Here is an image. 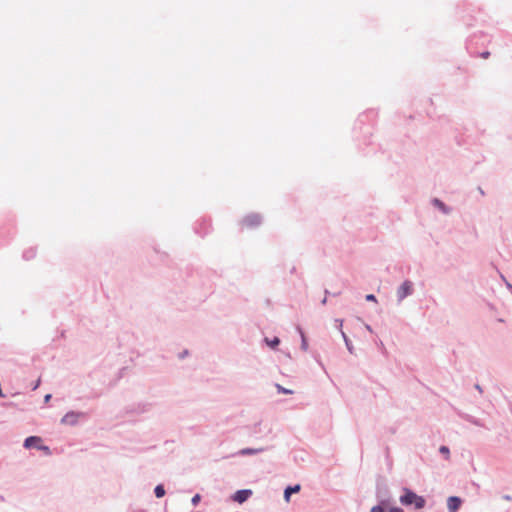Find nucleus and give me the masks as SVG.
I'll list each match as a JSON object with an SVG mask.
<instances>
[{"label":"nucleus","instance_id":"nucleus-1","mask_svg":"<svg viewBox=\"0 0 512 512\" xmlns=\"http://www.w3.org/2000/svg\"><path fill=\"white\" fill-rule=\"evenodd\" d=\"M399 500L403 506H413L417 510L424 508L426 505V500L423 496L417 495L413 490L406 487L403 488V494Z\"/></svg>","mask_w":512,"mask_h":512},{"label":"nucleus","instance_id":"nucleus-2","mask_svg":"<svg viewBox=\"0 0 512 512\" xmlns=\"http://www.w3.org/2000/svg\"><path fill=\"white\" fill-rule=\"evenodd\" d=\"M414 292V284L410 280H405L397 289L396 296L398 303H401L406 297Z\"/></svg>","mask_w":512,"mask_h":512},{"label":"nucleus","instance_id":"nucleus-3","mask_svg":"<svg viewBox=\"0 0 512 512\" xmlns=\"http://www.w3.org/2000/svg\"><path fill=\"white\" fill-rule=\"evenodd\" d=\"M370 512H404L400 507H389V500L382 499L373 506Z\"/></svg>","mask_w":512,"mask_h":512},{"label":"nucleus","instance_id":"nucleus-4","mask_svg":"<svg viewBox=\"0 0 512 512\" xmlns=\"http://www.w3.org/2000/svg\"><path fill=\"white\" fill-rule=\"evenodd\" d=\"M243 225L248 228H256L262 223V216L258 213H250L242 220Z\"/></svg>","mask_w":512,"mask_h":512},{"label":"nucleus","instance_id":"nucleus-5","mask_svg":"<svg viewBox=\"0 0 512 512\" xmlns=\"http://www.w3.org/2000/svg\"><path fill=\"white\" fill-rule=\"evenodd\" d=\"M253 494L251 489H240L237 490L233 495L230 496V499L233 502L243 504L246 502Z\"/></svg>","mask_w":512,"mask_h":512},{"label":"nucleus","instance_id":"nucleus-6","mask_svg":"<svg viewBox=\"0 0 512 512\" xmlns=\"http://www.w3.org/2000/svg\"><path fill=\"white\" fill-rule=\"evenodd\" d=\"M264 451V448H243L239 451L232 453L231 455H226V458L234 457V456H251L256 455Z\"/></svg>","mask_w":512,"mask_h":512},{"label":"nucleus","instance_id":"nucleus-7","mask_svg":"<svg viewBox=\"0 0 512 512\" xmlns=\"http://www.w3.org/2000/svg\"><path fill=\"white\" fill-rule=\"evenodd\" d=\"M462 503H463V500L458 496L448 497V499H447L448 512H458Z\"/></svg>","mask_w":512,"mask_h":512},{"label":"nucleus","instance_id":"nucleus-8","mask_svg":"<svg viewBox=\"0 0 512 512\" xmlns=\"http://www.w3.org/2000/svg\"><path fill=\"white\" fill-rule=\"evenodd\" d=\"M432 205L439 209L443 214L448 215L452 212V208L448 205H446L442 200L439 198H433L431 200Z\"/></svg>","mask_w":512,"mask_h":512},{"label":"nucleus","instance_id":"nucleus-9","mask_svg":"<svg viewBox=\"0 0 512 512\" xmlns=\"http://www.w3.org/2000/svg\"><path fill=\"white\" fill-rule=\"evenodd\" d=\"M42 439L38 436H30L25 439L24 447L30 449L32 447L37 448V446H41Z\"/></svg>","mask_w":512,"mask_h":512},{"label":"nucleus","instance_id":"nucleus-10","mask_svg":"<svg viewBox=\"0 0 512 512\" xmlns=\"http://www.w3.org/2000/svg\"><path fill=\"white\" fill-rule=\"evenodd\" d=\"M301 489L300 484L289 485L284 489V499L289 502L290 497L293 493H298Z\"/></svg>","mask_w":512,"mask_h":512},{"label":"nucleus","instance_id":"nucleus-11","mask_svg":"<svg viewBox=\"0 0 512 512\" xmlns=\"http://www.w3.org/2000/svg\"><path fill=\"white\" fill-rule=\"evenodd\" d=\"M297 331L299 332V334L301 336V349L304 350V351H307V349H308V341H307V338L305 336V333H304V331L302 330V328L300 326H297Z\"/></svg>","mask_w":512,"mask_h":512},{"label":"nucleus","instance_id":"nucleus-12","mask_svg":"<svg viewBox=\"0 0 512 512\" xmlns=\"http://www.w3.org/2000/svg\"><path fill=\"white\" fill-rule=\"evenodd\" d=\"M264 341L266 342V344L272 348V349H275L278 347V345L280 344V339L278 337H273L272 339H269V338H265Z\"/></svg>","mask_w":512,"mask_h":512},{"label":"nucleus","instance_id":"nucleus-13","mask_svg":"<svg viewBox=\"0 0 512 512\" xmlns=\"http://www.w3.org/2000/svg\"><path fill=\"white\" fill-rule=\"evenodd\" d=\"M77 419V415L74 414V413H67L63 418H62V423H65V424H70V423H74Z\"/></svg>","mask_w":512,"mask_h":512},{"label":"nucleus","instance_id":"nucleus-14","mask_svg":"<svg viewBox=\"0 0 512 512\" xmlns=\"http://www.w3.org/2000/svg\"><path fill=\"white\" fill-rule=\"evenodd\" d=\"M341 335H342V337H343V340H344V342H345V345H346L347 350H348L351 354H353V353H354V347H353V345H352L351 340L348 338V336L345 334V332H342V334H341Z\"/></svg>","mask_w":512,"mask_h":512},{"label":"nucleus","instance_id":"nucleus-15","mask_svg":"<svg viewBox=\"0 0 512 512\" xmlns=\"http://www.w3.org/2000/svg\"><path fill=\"white\" fill-rule=\"evenodd\" d=\"M463 419H465L466 421L476 425V426H483V424L481 423V421L477 418H475L474 416L472 415H469V414H465L463 415Z\"/></svg>","mask_w":512,"mask_h":512},{"label":"nucleus","instance_id":"nucleus-16","mask_svg":"<svg viewBox=\"0 0 512 512\" xmlns=\"http://www.w3.org/2000/svg\"><path fill=\"white\" fill-rule=\"evenodd\" d=\"M439 452H440V454H442L444 456V458L446 460H448L450 458V449L448 446L441 445L439 448Z\"/></svg>","mask_w":512,"mask_h":512},{"label":"nucleus","instance_id":"nucleus-17","mask_svg":"<svg viewBox=\"0 0 512 512\" xmlns=\"http://www.w3.org/2000/svg\"><path fill=\"white\" fill-rule=\"evenodd\" d=\"M154 492H155L156 497H158V498H161L165 495V489H164L163 485H157L155 487Z\"/></svg>","mask_w":512,"mask_h":512},{"label":"nucleus","instance_id":"nucleus-18","mask_svg":"<svg viewBox=\"0 0 512 512\" xmlns=\"http://www.w3.org/2000/svg\"><path fill=\"white\" fill-rule=\"evenodd\" d=\"M275 387H276L278 393L288 394V395L293 394V391L291 389L284 388L280 384H276Z\"/></svg>","mask_w":512,"mask_h":512},{"label":"nucleus","instance_id":"nucleus-19","mask_svg":"<svg viewBox=\"0 0 512 512\" xmlns=\"http://www.w3.org/2000/svg\"><path fill=\"white\" fill-rule=\"evenodd\" d=\"M335 327L340 331V333L342 334L343 329V320L342 319H335Z\"/></svg>","mask_w":512,"mask_h":512},{"label":"nucleus","instance_id":"nucleus-20","mask_svg":"<svg viewBox=\"0 0 512 512\" xmlns=\"http://www.w3.org/2000/svg\"><path fill=\"white\" fill-rule=\"evenodd\" d=\"M365 299L368 302H377L376 296L374 294H367Z\"/></svg>","mask_w":512,"mask_h":512},{"label":"nucleus","instance_id":"nucleus-21","mask_svg":"<svg viewBox=\"0 0 512 512\" xmlns=\"http://www.w3.org/2000/svg\"><path fill=\"white\" fill-rule=\"evenodd\" d=\"M200 500H201V496L199 494H196L192 497L191 502L193 505H197L200 502Z\"/></svg>","mask_w":512,"mask_h":512},{"label":"nucleus","instance_id":"nucleus-22","mask_svg":"<svg viewBox=\"0 0 512 512\" xmlns=\"http://www.w3.org/2000/svg\"><path fill=\"white\" fill-rule=\"evenodd\" d=\"M37 449L39 450H42L43 452H45L47 455H49L51 453L50 449L48 446H45V445H41V446H37Z\"/></svg>","mask_w":512,"mask_h":512},{"label":"nucleus","instance_id":"nucleus-23","mask_svg":"<svg viewBox=\"0 0 512 512\" xmlns=\"http://www.w3.org/2000/svg\"><path fill=\"white\" fill-rule=\"evenodd\" d=\"M502 499H504V500H506V501H512V496H511V495H509V494H504V495L502 496Z\"/></svg>","mask_w":512,"mask_h":512},{"label":"nucleus","instance_id":"nucleus-24","mask_svg":"<svg viewBox=\"0 0 512 512\" xmlns=\"http://www.w3.org/2000/svg\"><path fill=\"white\" fill-rule=\"evenodd\" d=\"M489 56H490V52L489 51H485V52L481 53V57L482 58H488Z\"/></svg>","mask_w":512,"mask_h":512},{"label":"nucleus","instance_id":"nucleus-25","mask_svg":"<svg viewBox=\"0 0 512 512\" xmlns=\"http://www.w3.org/2000/svg\"><path fill=\"white\" fill-rule=\"evenodd\" d=\"M474 387H475V389H476V390H478L480 393H482V392H483V389H482V387H481L479 384H475V385H474Z\"/></svg>","mask_w":512,"mask_h":512},{"label":"nucleus","instance_id":"nucleus-26","mask_svg":"<svg viewBox=\"0 0 512 512\" xmlns=\"http://www.w3.org/2000/svg\"><path fill=\"white\" fill-rule=\"evenodd\" d=\"M506 287L512 292V284L506 281Z\"/></svg>","mask_w":512,"mask_h":512},{"label":"nucleus","instance_id":"nucleus-27","mask_svg":"<svg viewBox=\"0 0 512 512\" xmlns=\"http://www.w3.org/2000/svg\"><path fill=\"white\" fill-rule=\"evenodd\" d=\"M478 191L482 196L485 195V192L481 187H478Z\"/></svg>","mask_w":512,"mask_h":512},{"label":"nucleus","instance_id":"nucleus-28","mask_svg":"<svg viewBox=\"0 0 512 512\" xmlns=\"http://www.w3.org/2000/svg\"><path fill=\"white\" fill-rule=\"evenodd\" d=\"M324 294H325V296H326V297H327V296H329V295H331V293H330V292H329V290H327V289H325V290H324Z\"/></svg>","mask_w":512,"mask_h":512},{"label":"nucleus","instance_id":"nucleus-29","mask_svg":"<svg viewBox=\"0 0 512 512\" xmlns=\"http://www.w3.org/2000/svg\"><path fill=\"white\" fill-rule=\"evenodd\" d=\"M321 303H322L323 305H325V304L327 303V297H326V296L322 299Z\"/></svg>","mask_w":512,"mask_h":512},{"label":"nucleus","instance_id":"nucleus-30","mask_svg":"<svg viewBox=\"0 0 512 512\" xmlns=\"http://www.w3.org/2000/svg\"><path fill=\"white\" fill-rule=\"evenodd\" d=\"M50 398H51V395H49V394H48V395H46V396H45V401H46V402H48V401L50 400Z\"/></svg>","mask_w":512,"mask_h":512},{"label":"nucleus","instance_id":"nucleus-31","mask_svg":"<svg viewBox=\"0 0 512 512\" xmlns=\"http://www.w3.org/2000/svg\"><path fill=\"white\" fill-rule=\"evenodd\" d=\"M295 272H296V267L294 266V267H292V268H291L290 273H292V274H293V273H295Z\"/></svg>","mask_w":512,"mask_h":512},{"label":"nucleus","instance_id":"nucleus-32","mask_svg":"<svg viewBox=\"0 0 512 512\" xmlns=\"http://www.w3.org/2000/svg\"><path fill=\"white\" fill-rule=\"evenodd\" d=\"M366 329H367L368 331L372 332V328H371V326H370V325H366Z\"/></svg>","mask_w":512,"mask_h":512},{"label":"nucleus","instance_id":"nucleus-33","mask_svg":"<svg viewBox=\"0 0 512 512\" xmlns=\"http://www.w3.org/2000/svg\"><path fill=\"white\" fill-rule=\"evenodd\" d=\"M341 294V292H334L332 295L333 296H339Z\"/></svg>","mask_w":512,"mask_h":512}]
</instances>
